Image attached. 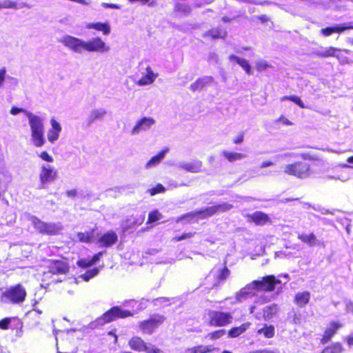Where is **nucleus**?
Segmentation results:
<instances>
[{"instance_id":"obj_1","label":"nucleus","mask_w":353,"mask_h":353,"mask_svg":"<svg viewBox=\"0 0 353 353\" xmlns=\"http://www.w3.org/2000/svg\"><path fill=\"white\" fill-rule=\"evenodd\" d=\"M280 283V281L276 279L274 276L269 275L263 276L262 280H255L247 284L245 287L243 288L239 292L236 294V300L237 302H242L249 297L254 295L252 293L253 290L261 291H273L275 285Z\"/></svg>"},{"instance_id":"obj_2","label":"nucleus","mask_w":353,"mask_h":353,"mask_svg":"<svg viewBox=\"0 0 353 353\" xmlns=\"http://www.w3.org/2000/svg\"><path fill=\"white\" fill-rule=\"evenodd\" d=\"M31 131V141L34 146L41 147L46 143L44 139L43 119L32 112L27 113Z\"/></svg>"},{"instance_id":"obj_3","label":"nucleus","mask_w":353,"mask_h":353,"mask_svg":"<svg viewBox=\"0 0 353 353\" xmlns=\"http://www.w3.org/2000/svg\"><path fill=\"white\" fill-rule=\"evenodd\" d=\"M132 316L131 312L128 310H123L119 307L116 306L112 307L103 314L102 316L98 318L95 322L90 324L91 328L96 327L98 325H102L105 323H110L117 318H125Z\"/></svg>"},{"instance_id":"obj_4","label":"nucleus","mask_w":353,"mask_h":353,"mask_svg":"<svg viewBox=\"0 0 353 353\" xmlns=\"http://www.w3.org/2000/svg\"><path fill=\"white\" fill-rule=\"evenodd\" d=\"M6 304L21 305L25 301L27 292L25 287L18 283L6 288Z\"/></svg>"},{"instance_id":"obj_5","label":"nucleus","mask_w":353,"mask_h":353,"mask_svg":"<svg viewBox=\"0 0 353 353\" xmlns=\"http://www.w3.org/2000/svg\"><path fill=\"white\" fill-rule=\"evenodd\" d=\"M283 168V172L285 174L301 179L309 177L312 174L310 165L303 161H297L294 163L287 164Z\"/></svg>"},{"instance_id":"obj_6","label":"nucleus","mask_w":353,"mask_h":353,"mask_svg":"<svg viewBox=\"0 0 353 353\" xmlns=\"http://www.w3.org/2000/svg\"><path fill=\"white\" fill-rule=\"evenodd\" d=\"M31 221L34 229L43 234L56 235L63 229L61 223H46L34 216Z\"/></svg>"},{"instance_id":"obj_7","label":"nucleus","mask_w":353,"mask_h":353,"mask_svg":"<svg viewBox=\"0 0 353 353\" xmlns=\"http://www.w3.org/2000/svg\"><path fill=\"white\" fill-rule=\"evenodd\" d=\"M210 319L209 324L212 326L222 327L230 323L233 317L230 313L219 311H210L208 312Z\"/></svg>"},{"instance_id":"obj_8","label":"nucleus","mask_w":353,"mask_h":353,"mask_svg":"<svg viewBox=\"0 0 353 353\" xmlns=\"http://www.w3.org/2000/svg\"><path fill=\"white\" fill-rule=\"evenodd\" d=\"M110 49V47L100 37H94L88 41L84 40L83 51L104 53L108 52Z\"/></svg>"},{"instance_id":"obj_9","label":"nucleus","mask_w":353,"mask_h":353,"mask_svg":"<svg viewBox=\"0 0 353 353\" xmlns=\"http://www.w3.org/2000/svg\"><path fill=\"white\" fill-rule=\"evenodd\" d=\"M59 42L75 53L82 54L83 52L84 40L81 39L67 34L59 39Z\"/></svg>"},{"instance_id":"obj_10","label":"nucleus","mask_w":353,"mask_h":353,"mask_svg":"<svg viewBox=\"0 0 353 353\" xmlns=\"http://www.w3.org/2000/svg\"><path fill=\"white\" fill-rule=\"evenodd\" d=\"M57 178V171L54 170L53 168L47 164H43L41 168L39 173L40 184L39 189L45 188L47 183H50L56 180Z\"/></svg>"},{"instance_id":"obj_11","label":"nucleus","mask_w":353,"mask_h":353,"mask_svg":"<svg viewBox=\"0 0 353 353\" xmlns=\"http://www.w3.org/2000/svg\"><path fill=\"white\" fill-rule=\"evenodd\" d=\"M165 321V317L160 314H154L150 319L140 323L139 327L143 333L151 334Z\"/></svg>"},{"instance_id":"obj_12","label":"nucleus","mask_w":353,"mask_h":353,"mask_svg":"<svg viewBox=\"0 0 353 353\" xmlns=\"http://www.w3.org/2000/svg\"><path fill=\"white\" fill-rule=\"evenodd\" d=\"M130 347L136 351H144L147 353H159L160 350L153 345L148 346L143 340L139 336H134L129 341Z\"/></svg>"},{"instance_id":"obj_13","label":"nucleus","mask_w":353,"mask_h":353,"mask_svg":"<svg viewBox=\"0 0 353 353\" xmlns=\"http://www.w3.org/2000/svg\"><path fill=\"white\" fill-rule=\"evenodd\" d=\"M156 121L152 117H144L139 119L130 132L132 136L137 135L142 132L149 130Z\"/></svg>"},{"instance_id":"obj_14","label":"nucleus","mask_w":353,"mask_h":353,"mask_svg":"<svg viewBox=\"0 0 353 353\" xmlns=\"http://www.w3.org/2000/svg\"><path fill=\"white\" fill-rule=\"evenodd\" d=\"M216 214L214 206H210L208 208H206L201 210H197L195 212H192L190 213H187L185 214L182 215L181 216L179 217L176 220V222L181 221L182 220L186 219V218H194L196 216H201L202 218H206L208 216H211Z\"/></svg>"},{"instance_id":"obj_15","label":"nucleus","mask_w":353,"mask_h":353,"mask_svg":"<svg viewBox=\"0 0 353 353\" xmlns=\"http://www.w3.org/2000/svg\"><path fill=\"white\" fill-rule=\"evenodd\" d=\"M203 163L199 160H194L192 162H179L176 167L179 169L184 170L185 171L197 173L201 171Z\"/></svg>"},{"instance_id":"obj_16","label":"nucleus","mask_w":353,"mask_h":353,"mask_svg":"<svg viewBox=\"0 0 353 353\" xmlns=\"http://www.w3.org/2000/svg\"><path fill=\"white\" fill-rule=\"evenodd\" d=\"M107 112L103 108L92 109L86 119V127H90L97 120L102 121Z\"/></svg>"},{"instance_id":"obj_17","label":"nucleus","mask_w":353,"mask_h":353,"mask_svg":"<svg viewBox=\"0 0 353 353\" xmlns=\"http://www.w3.org/2000/svg\"><path fill=\"white\" fill-rule=\"evenodd\" d=\"M50 124L52 128L48 130L47 137L48 141L53 143L57 140H58L62 128L60 123L57 122L54 119H51Z\"/></svg>"},{"instance_id":"obj_18","label":"nucleus","mask_w":353,"mask_h":353,"mask_svg":"<svg viewBox=\"0 0 353 353\" xmlns=\"http://www.w3.org/2000/svg\"><path fill=\"white\" fill-rule=\"evenodd\" d=\"M213 81L214 79L212 77L204 76L203 77L199 78L195 82L192 83L190 86V89L192 92L201 91L206 86L209 85Z\"/></svg>"},{"instance_id":"obj_19","label":"nucleus","mask_w":353,"mask_h":353,"mask_svg":"<svg viewBox=\"0 0 353 353\" xmlns=\"http://www.w3.org/2000/svg\"><path fill=\"white\" fill-rule=\"evenodd\" d=\"M118 239L117 234L114 231H108L102 235L98 240L101 247H110L114 244Z\"/></svg>"},{"instance_id":"obj_20","label":"nucleus","mask_w":353,"mask_h":353,"mask_svg":"<svg viewBox=\"0 0 353 353\" xmlns=\"http://www.w3.org/2000/svg\"><path fill=\"white\" fill-rule=\"evenodd\" d=\"M68 270V264L62 261H53L49 265V272L53 274H66Z\"/></svg>"},{"instance_id":"obj_21","label":"nucleus","mask_w":353,"mask_h":353,"mask_svg":"<svg viewBox=\"0 0 353 353\" xmlns=\"http://www.w3.org/2000/svg\"><path fill=\"white\" fill-rule=\"evenodd\" d=\"M341 50L339 48H336L334 47H329V48H323L321 47L319 49L314 50L313 54L317 57L322 58H327L330 57H338L336 52H340Z\"/></svg>"},{"instance_id":"obj_22","label":"nucleus","mask_w":353,"mask_h":353,"mask_svg":"<svg viewBox=\"0 0 353 353\" xmlns=\"http://www.w3.org/2000/svg\"><path fill=\"white\" fill-rule=\"evenodd\" d=\"M147 74L142 77L137 82V84L139 86L148 85L152 83L155 79L157 77V74H154L151 68H146Z\"/></svg>"},{"instance_id":"obj_23","label":"nucleus","mask_w":353,"mask_h":353,"mask_svg":"<svg viewBox=\"0 0 353 353\" xmlns=\"http://www.w3.org/2000/svg\"><path fill=\"white\" fill-rule=\"evenodd\" d=\"M341 327V325L335 322H332L330 326L327 327L321 340L323 343H327L331 338L336 333L337 330Z\"/></svg>"},{"instance_id":"obj_24","label":"nucleus","mask_w":353,"mask_h":353,"mask_svg":"<svg viewBox=\"0 0 353 353\" xmlns=\"http://www.w3.org/2000/svg\"><path fill=\"white\" fill-rule=\"evenodd\" d=\"M298 239L302 242L307 244L309 246L312 247L316 245H319V241L316 236L313 234H301L298 235Z\"/></svg>"},{"instance_id":"obj_25","label":"nucleus","mask_w":353,"mask_h":353,"mask_svg":"<svg viewBox=\"0 0 353 353\" xmlns=\"http://www.w3.org/2000/svg\"><path fill=\"white\" fill-rule=\"evenodd\" d=\"M251 325V323L247 322L243 323L239 327H232L228 332V336L231 338H235L244 333Z\"/></svg>"},{"instance_id":"obj_26","label":"nucleus","mask_w":353,"mask_h":353,"mask_svg":"<svg viewBox=\"0 0 353 353\" xmlns=\"http://www.w3.org/2000/svg\"><path fill=\"white\" fill-rule=\"evenodd\" d=\"M87 28H93L99 31H102L103 34L108 35L110 33V26L107 23H90L86 26Z\"/></svg>"},{"instance_id":"obj_27","label":"nucleus","mask_w":353,"mask_h":353,"mask_svg":"<svg viewBox=\"0 0 353 353\" xmlns=\"http://www.w3.org/2000/svg\"><path fill=\"white\" fill-rule=\"evenodd\" d=\"M249 217L257 225H263L269 220V217L266 214L259 211L249 215Z\"/></svg>"},{"instance_id":"obj_28","label":"nucleus","mask_w":353,"mask_h":353,"mask_svg":"<svg viewBox=\"0 0 353 353\" xmlns=\"http://www.w3.org/2000/svg\"><path fill=\"white\" fill-rule=\"evenodd\" d=\"M167 150H164L161 152H160L157 155L152 157L145 164V168L150 169L152 167H154L159 164V163L163 160V159L165 157V154L168 152Z\"/></svg>"},{"instance_id":"obj_29","label":"nucleus","mask_w":353,"mask_h":353,"mask_svg":"<svg viewBox=\"0 0 353 353\" xmlns=\"http://www.w3.org/2000/svg\"><path fill=\"white\" fill-rule=\"evenodd\" d=\"M221 154L230 162L241 161L247 157L246 154H243V153H239V152H228L226 150H223Z\"/></svg>"},{"instance_id":"obj_30","label":"nucleus","mask_w":353,"mask_h":353,"mask_svg":"<svg viewBox=\"0 0 353 353\" xmlns=\"http://www.w3.org/2000/svg\"><path fill=\"white\" fill-rule=\"evenodd\" d=\"M230 61L234 60L241 67H242L248 74H252L251 67L248 61L243 58H240L234 54H231L229 57Z\"/></svg>"},{"instance_id":"obj_31","label":"nucleus","mask_w":353,"mask_h":353,"mask_svg":"<svg viewBox=\"0 0 353 353\" xmlns=\"http://www.w3.org/2000/svg\"><path fill=\"white\" fill-rule=\"evenodd\" d=\"M263 319L265 320H269L272 319L278 312V306L276 304H271L263 307Z\"/></svg>"},{"instance_id":"obj_32","label":"nucleus","mask_w":353,"mask_h":353,"mask_svg":"<svg viewBox=\"0 0 353 353\" xmlns=\"http://www.w3.org/2000/svg\"><path fill=\"white\" fill-rule=\"evenodd\" d=\"M310 294L308 292H299L295 296V303L299 307H303L310 301Z\"/></svg>"},{"instance_id":"obj_33","label":"nucleus","mask_w":353,"mask_h":353,"mask_svg":"<svg viewBox=\"0 0 353 353\" xmlns=\"http://www.w3.org/2000/svg\"><path fill=\"white\" fill-rule=\"evenodd\" d=\"M214 349L211 345H198L185 350V353H208L212 352Z\"/></svg>"},{"instance_id":"obj_34","label":"nucleus","mask_w":353,"mask_h":353,"mask_svg":"<svg viewBox=\"0 0 353 353\" xmlns=\"http://www.w3.org/2000/svg\"><path fill=\"white\" fill-rule=\"evenodd\" d=\"M28 8L30 7L25 3H22L19 7L17 6V3L14 1H10V0H4L3 1L0 2V10L3 8H12V9H18V8Z\"/></svg>"},{"instance_id":"obj_35","label":"nucleus","mask_w":353,"mask_h":353,"mask_svg":"<svg viewBox=\"0 0 353 353\" xmlns=\"http://www.w3.org/2000/svg\"><path fill=\"white\" fill-rule=\"evenodd\" d=\"M211 37L213 39H225L227 37V31L225 28L218 26L215 28H212Z\"/></svg>"},{"instance_id":"obj_36","label":"nucleus","mask_w":353,"mask_h":353,"mask_svg":"<svg viewBox=\"0 0 353 353\" xmlns=\"http://www.w3.org/2000/svg\"><path fill=\"white\" fill-rule=\"evenodd\" d=\"M230 275V270L227 267L220 269L216 275L217 281L214 283L213 287H216L221 282L224 281Z\"/></svg>"},{"instance_id":"obj_37","label":"nucleus","mask_w":353,"mask_h":353,"mask_svg":"<svg viewBox=\"0 0 353 353\" xmlns=\"http://www.w3.org/2000/svg\"><path fill=\"white\" fill-rule=\"evenodd\" d=\"M257 334H263L266 338H272L275 334L274 327L273 325H265L263 327L258 330Z\"/></svg>"},{"instance_id":"obj_38","label":"nucleus","mask_w":353,"mask_h":353,"mask_svg":"<svg viewBox=\"0 0 353 353\" xmlns=\"http://www.w3.org/2000/svg\"><path fill=\"white\" fill-rule=\"evenodd\" d=\"M174 10L175 12H181L186 16L191 12L192 9L191 7L187 3H176Z\"/></svg>"},{"instance_id":"obj_39","label":"nucleus","mask_w":353,"mask_h":353,"mask_svg":"<svg viewBox=\"0 0 353 353\" xmlns=\"http://www.w3.org/2000/svg\"><path fill=\"white\" fill-rule=\"evenodd\" d=\"M103 255V252H100L97 254H96L92 259L91 261L89 262H86L85 260H80L78 261V265L81 267H89L92 265L93 264L96 263L101 258V256Z\"/></svg>"},{"instance_id":"obj_40","label":"nucleus","mask_w":353,"mask_h":353,"mask_svg":"<svg viewBox=\"0 0 353 353\" xmlns=\"http://www.w3.org/2000/svg\"><path fill=\"white\" fill-rule=\"evenodd\" d=\"M226 333V331L223 329L218 330L212 332H210L205 336V339H209L210 340H216L223 336Z\"/></svg>"},{"instance_id":"obj_41","label":"nucleus","mask_w":353,"mask_h":353,"mask_svg":"<svg viewBox=\"0 0 353 353\" xmlns=\"http://www.w3.org/2000/svg\"><path fill=\"white\" fill-rule=\"evenodd\" d=\"M332 27H333L334 33V32L341 33L346 30L353 29V22L348 23H345L343 24H339V25H336Z\"/></svg>"},{"instance_id":"obj_42","label":"nucleus","mask_w":353,"mask_h":353,"mask_svg":"<svg viewBox=\"0 0 353 353\" xmlns=\"http://www.w3.org/2000/svg\"><path fill=\"white\" fill-rule=\"evenodd\" d=\"M343 350L341 345L339 343L333 344L330 347L325 348L322 353H341Z\"/></svg>"},{"instance_id":"obj_43","label":"nucleus","mask_w":353,"mask_h":353,"mask_svg":"<svg viewBox=\"0 0 353 353\" xmlns=\"http://www.w3.org/2000/svg\"><path fill=\"white\" fill-rule=\"evenodd\" d=\"M215 208L216 213L218 212H224L230 210L233 205L232 204L228 203H223L221 204L214 205Z\"/></svg>"},{"instance_id":"obj_44","label":"nucleus","mask_w":353,"mask_h":353,"mask_svg":"<svg viewBox=\"0 0 353 353\" xmlns=\"http://www.w3.org/2000/svg\"><path fill=\"white\" fill-rule=\"evenodd\" d=\"M162 218V214L158 210H154L149 213L148 220L147 223H154L160 220Z\"/></svg>"},{"instance_id":"obj_45","label":"nucleus","mask_w":353,"mask_h":353,"mask_svg":"<svg viewBox=\"0 0 353 353\" xmlns=\"http://www.w3.org/2000/svg\"><path fill=\"white\" fill-rule=\"evenodd\" d=\"M98 273H99L98 269L94 268V269L87 271L85 274H82L81 277L84 281H88L90 279L95 276Z\"/></svg>"},{"instance_id":"obj_46","label":"nucleus","mask_w":353,"mask_h":353,"mask_svg":"<svg viewBox=\"0 0 353 353\" xmlns=\"http://www.w3.org/2000/svg\"><path fill=\"white\" fill-rule=\"evenodd\" d=\"M270 67L271 65H270L265 60L261 59L256 62V68L259 72H262Z\"/></svg>"},{"instance_id":"obj_47","label":"nucleus","mask_w":353,"mask_h":353,"mask_svg":"<svg viewBox=\"0 0 353 353\" xmlns=\"http://www.w3.org/2000/svg\"><path fill=\"white\" fill-rule=\"evenodd\" d=\"M165 190V188L162 184H157L154 188H152L148 190L150 195L153 196L157 193L163 192Z\"/></svg>"},{"instance_id":"obj_48","label":"nucleus","mask_w":353,"mask_h":353,"mask_svg":"<svg viewBox=\"0 0 353 353\" xmlns=\"http://www.w3.org/2000/svg\"><path fill=\"white\" fill-rule=\"evenodd\" d=\"M77 236L81 242L88 243L91 240V236L88 233L79 232Z\"/></svg>"},{"instance_id":"obj_49","label":"nucleus","mask_w":353,"mask_h":353,"mask_svg":"<svg viewBox=\"0 0 353 353\" xmlns=\"http://www.w3.org/2000/svg\"><path fill=\"white\" fill-rule=\"evenodd\" d=\"M38 156L43 161L49 163H52L54 161L53 157L46 151H43L40 154H38Z\"/></svg>"},{"instance_id":"obj_50","label":"nucleus","mask_w":353,"mask_h":353,"mask_svg":"<svg viewBox=\"0 0 353 353\" xmlns=\"http://www.w3.org/2000/svg\"><path fill=\"white\" fill-rule=\"evenodd\" d=\"M291 101L295 103L296 105H298L301 108H308V107L305 106L300 97H299L296 95H291Z\"/></svg>"},{"instance_id":"obj_51","label":"nucleus","mask_w":353,"mask_h":353,"mask_svg":"<svg viewBox=\"0 0 353 353\" xmlns=\"http://www.w3.org/2000/svg\"><path fill=\"white\" fill-rule=\"evenodd\" d=\"M208 61L210 63H217L219 61V55L214 52H210L208 57Z\"/></svg>"},{"instance_id":"obj_52","label":"nucleus","mask_w":353,"mask_h":353,"mask_svg":"<svg viewBox=\"0 0 353 353\" xmlns=\"http://www.w3.org/2000/svg\"><path fill=\"white\" fill-rule=\"evenodd\" d=\"M20 112H23L26 114L27 117V113L30 112L29 111L26 110V109L17 108V107H12L10 110V114L12 115H16Z\"/></svg>"},{"instance_id":"obj_53","label":"nucleus","mask_w":353,"mask_h":353,"mask_svg":"<svg viewBox=\"0 0 353 353\" xmlns=\"http://www.w3.org/2000/svg\"><path fill=\"white\" fill-rule=\"evenodd\" d=\"M194 234H195V232H194V233H192V232L184 233L181 236L175 237L174 239L175 241H182V240H184V239L192 237Z\"/></svg>"},{"instance_id":"obj_54","label":"nucleus","mask_w":353,"mask_h":353,"mask_svg":"<svg viewBox=\"0 0 353 353\" xmlns=\"http://www.w3.org/2000/svg\"><path fill=\"white\" fill-rule=\"evenodd\" d=\"M270 300L268 296L263 294L260 296L256 301V304H263L266 302H268Z\"/></svg>"},{"instance_id":"obj_55","label":"nucleus","mask_w":353,"mask_h":353,"mask_svg":"<svg viewBox=\"0 0 353 353\" xmlns=\"http://www.w3.org/2000/svg\"><path fill=\"white\" fill-rule=\"evenodd\" d=\"M321 33L325 37H328L331 35L332 33H334L333 27H327L325 28H322L321 30Z\"/></svg>"},{"instance_id":"obj_56","label":"nucleus","mask_w":353,"mask_h":353,"mask_svg":"<svg viewBox=\"0 0 353 353\" xmlns=\"http://www.w3.org/2000/svg\"><path fill=\"white\" fill-rule=\"evenodd\" d=\"M10 323V319L8 318H6L0 321V328L3 330H6L8 328V326Z\"/></svg>"},{"instance_id":"obj_57","label":"nucleus","mask_w":353,"mask_h":353,"mask_svg":"<svg viewBox=\"0 0 353 353\" xmlns=\"http://www.w3.org/2000/svg\"><path fill=\"white\" fill-rule=\"evenodd\" d=\"M6 68H3L0 70V88L3 85V81L6 79Z\"/></svg>"},{"instance_id":"obj_58","label":"nucleus","mask_w":353,"mask_h":353,"mask_svg":"<svg viewBox=\"0 0 353 353\" xmlns=\"http://www.w3.org/2000/svg\"><path fill=\"white\" fill-rule=\"evenodd\" d=\"M169 301H170V299L167 297H160V298L155 299L153 301V302H154V305H161L163 303H165L168 302Z\"/></svg>"},{"instance_id":"obj_59","label":"nucleus","mask_w":353,"mask_h":353,"mask_svg":"<svg viewBox=\"0 0 353 353\" xmlns=\"http://www.w3.org/2000/svg\"><path fill=\"white\" fill-rule=\"evenodd\" d=\"M101 6L104 8H113V9H120L121 6L114 3H102Z\"/></svg>"},{"instance_id":"obj_60","label":"nucleus","mask_w":353,"mask_h":353,"mask_svg":"<svg viewBox=\"0 0 353 353\" xmlns=\"http://www.w3.org/2000/svg\"><path fill=\"white\" fill-rule=\"evenodd\" d=\"M130 188L129 185H122V186H117L112 189H111L112 191H114L116 192L119 193H123L125 192V190Z\"/></svg>"},{"instance_id":"obj_61","label":"nucleus","mask_w":353,"mask_h":353,"mask_svg":"<svg viewBox=\"0 0 353 353\" xmlns=\"http://www.w3.org/2000/svg\"><path fill=\"white\" fill-rule=\"evenodd\" d=\"M6 289H0V302L6 304Z\"/></svg>"},{"instance_id":"obj_62","label":"nucleus","mask_w":353,"mask_h":353,"mask_svg":"<svg viewBox=\"0 0 353 353\" xmlns=\"http://www.w3.org/2000/svg\"><path fill=\"white\" fill-rule=\"evenodd\" d=\"M243 139H244V135L243 133H240L237 137L236 138H235L234 139V143H236V144H239V143H241L243 141Z\"/></svg>"},{"instance_id":"obj_63","label":"nucleus","mask_w":353,"mask_h":353,"mask_svg":"<svg viewBox=\"0 0 353 353\" xmlns=\"http://www.w3.org/2000/svg\"><path fill=\"white\" fill-rule=\"evenodd\" d=\"M292 322L295 324H299L301 323V317L300 315L294 313L292 315Z\"/></svg>"},{"instance_id":"obj_64","label":"nucleus","mask_w":353,"mask_h":353,"mask_svg":"<svg viewBox=\"0 0 353 353\" xmlns=\"http://www.w3.org/2000/svg\"><path fill=\"white\" fill-rule=\"evenodd\" d=\"M250 353H275V352H274L273 350L264 349V350H254V351L250 352Z\"/></svg>"}]
</instances>
